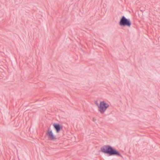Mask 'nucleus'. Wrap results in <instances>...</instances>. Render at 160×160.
I'll return each instance as SVG.
<instances>
[{
    "instance_id": "obj_1",
    "label": "nucleus",
    "mask_w": 160,
    "mask_h": 160,
    "mask_svg": "<svg viewBox=\"0 0 160 160\" xmlns=\"http://www.w3.org/2000/svg\"><path fill=\"white\" fill-rule=\"evenodd\" d=\"M100 151L104 153L108 154L109 156L116 155L122 157L119 152L109 145H105L102 146L100 148Z\"/></svg>"
},
{
    "instance_id": "obj_2",
    "label": "nucleus",
    "mask_w": 160,
    "mask_h": 160,
    "mask_svg": "<svg viewBox=\"0 0 160 160\" xmlns=\"http://www.w3.org/2000/svg\"><path fill=\"white\" fill-rule=\"evenodd\" d=\"M109 107V104L104 101H101L100 102L98 106V111L101 114H103L106 111L107 109Z\"/></svg>"
},
{
    "instance_id": "obj_3",
    "label": "nucleus",
    "mask_w": 160,
    "mask_h": 160,
    "mask_svg": "<svg viewBox=\"0 0 160 160\" xmlns=\"http://www.w3.org/2000/svg\"><path fill=\"white\" fill-rule=\"evenodd\" d=\"M119 25L122 26H127L130 27L131 24L129 19L126 18L124 16H122L119 22Z\"/></svg>"
},
{
    "instance_id": "obj_4",
    "label": "nucleus",
    "mask_w": 160,
    "mask_h": 160,
    "mask_svg": "<svg viewBox=\"0 0 160 160\" xmlns=\"http://www.w3.org/2000/svg\"><path fill=\"white\" fill-rule=\"evenodd\" d=\"M47 134L48 137L49 139L50 140L55 141L56 140L57 138L56 137L53 135L52 131L50 130L49 128H48Z\"/></svg>"
},
{
    "instance_id": "obj_5",
    "label": "nucleus",
    "mask_w": 160,
    "mask_h": 160,
    "mask_svg": "<svg viewBox=\"0 0 160 160\" xmlns=\"http://www.w3.org/2000/svg\"><path fill=\"white\" fill-rule=\"evenodd\" d=\"M54 129L56 130L57 133H59L60 130L62 129V127L59 124H54L53 125Z\"/></svg>"
},
{
    "instance_id": "obj_6",
    "label": "nucleus",
    "mask_w": 160,
    "mask_h": 160,
    "mask_svg": "<svg viewBox=\"0 0 160 160\" xmlns=\"http://www.w3.org/2000/svg\"><path fill=\"white\" fill-rule=\"evenodd\" d=\"M96 104L98 107V106H99L98 105V103H96Z\"/></svg>"
}]
</instances>
